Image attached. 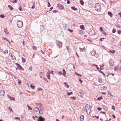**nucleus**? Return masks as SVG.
I'll return each mask as SVG.
<instances>
[{
  "label": "nucleus",
  "instance_id": "nucleus-36",
  "mask_svg": "<svg viewBox=\"0 0 121 121\" xmlns=\"http://www.w3.org/2000/svg\"><path fill=\"white\" fill-rule=\"evenodd\" d=\"M103 90H106L107 89V87L105 86H104L103 87Z\"/></svg>",
  "mask_w": 121,
  "mask_h": 121
},
{
  "label": "nucleus",
  "instance_id": "nucleus-17",
  "mask_svg": "<svg viewBox=\"0 0 121 121\" xmlns=\"http://www.w3.org/2000/svg\"><path fill=\"white\" fill-rule=\"evenodd\" d=\"M17 68H19L20 69L22 70H24L23 69V68L21 67V66L19 65V66H18V67Z\"/></svg>",
  "mask_w": 121,
  "mask_h": 121
},
{
  "label": "nucleus",
  "instance_id": "nucleus-50",
  "mask_svg": "<svg viewBox=\"0 0 121 121\" xmlns=\"http://www.w3.org/2000/svg\"><path fill=\"white\" fill-rule=\"evenodd\" d=\"M97 109L98 110L100 111L101 110L102 108L100 107H99Z\"/></svg>",
  "mask_w": 121,
  "mask_h": 121
},
{
  "label": "nucleus",
  "instance_id": "nucleus-19",
  "mask_svg": "<svg viewBox=\"0 0 121 121\" xmlns=\"http://www.w3.org/2000/svg\"><path fill=\"white\" fill-rule=\"evenodd\" d=\"M80 27L83 30H84L85 29V28L84 26L83 25H82L80 26Z\"/></svg>",
  "mask_w": 121,
  "mask_h": 121
},
{
  "label": "nucleus",
  "instance_id": "nucleus-30",
  "mask_svg": "<svg viewBox=\"0 0 121 121\" xmlns=\"http://www.w3.org/2000/svg\"><path fill=\"white\" fill-rule=\"evenodd\" d=\"M116 32V30L115 29H113L112 30V32L113 33H114Z\"/></svg>",
  "mask_w": 121,
  "mask_h": 121
},
{
  "label": "nucleus",
  "instance_id": "nucleus-33",
  "mask_svg": "<svg viewBox=\"0 0 121 121\" xmlns=\"http://www.w3.org/2000/svg\"><path fill=\"white\" fill-rule=\"evenodd\" d=\"M27 106L29 110H31L32 109L31 107H30L28 105H27Z\"/></svg>",
  "mask_w": 121,
  "mask_h": 121
},
{
  "label": "nucleus",
  "instance_id": "nucleus-40",
  "mask_svg": "<svg viewBox=\"0 0 121 121\" xmlns=\"http://www.w3.org/2000/svg\"><path fill=\"white\" fill-rule=\"evenodd\" d=\"M71 9H73L74 10H76V8H75V7H72Z\"/></svg>",
  "mask_w": 121,
  "mask_h": 121
},
{
  "label": "nucleus",
  "instance_id": "nucleus-16",
  "mask_svg": "<svg viewBox=\"0 0 121 121\" xmlns=\"http://www.w3.org/2000/svg\"><path fill=\"white\" fill-rule=\"evenodd\" d=\"M98 80L100 83H102V80L101 78L99 77L98 78Z\"/></svg>",
  "mask_w": 121,
  "mask_h": 121
},
{
  "label": "nucleus",
  "instance_id": "nucleus-15",
  "mask_svg": "<svg viewBox=\"0 0 121 121\" xmlns=\"http://www.w3.org/2000/svg\"><path fill=\"white\" fill-rule=\"evenodd\" d=\"M63 71V73H61V74H62V75H63L64 76H65V74L66 72L64 69H63L62 70Z\"/></svg>",
  "mask_w": 121,
  "mask_h": 121
},
{
  "label": "nucleus",
  "instance_id": "nucleus-27",
  "mask_svg": "<svg viewBox=\"0 0 121 121\" xmlns=\"http://www.w3.org/2000/svg\"><path fill=\"white\" fill-rule=\"evenodd\" d=\"M73 94V93L72 92L69 93V92H67V94L68 95H71L72 94Z\"/></svg>",
  "mask_w": 121,
  "mask_h": 121
},
{
  "label": "nucleus",
  "instance_id": "nucleus-20",
  "mask_svg": "<svg viewBox=\"0 0 121 121\" xmlns=\"http://www.w3.org/2000/svg\"><path fill=\"white\" fill-rule=\"evenodd\" d=\"M91 55L93 56H94L95 55H96V53L94 52H91Z\"/></svg>",
  "mask_w": 121,
  "mask_h": 121
},
{
  "label": "nucleus",
  "instance_id": "nucleus-34",
  "mask_svg": "<svg viewBox=\"0 0 121 121\" xmlns=\"http://www.w3.org/2000/svg\"><path fill=\"white\" fill-rule=\"evenodd\" d=\"M33 89H34L35 88V86H33L32 85H30V86Z\"/></svg>",
  "mask_w": 121,
  "mask_h": 121
},
{
  "label": "nucleus",
  "instance_id": "nucleus-21",
  "mask_svg": "<svg viewBox=\"0 0 121 121\" xmlns=\"http://www.w3.org/2000/svg\"><path fill=\"white\" fill-rule=\"evenodd\" d=\"M8 6L10 10H12L13 9V7L10 5H8Z\"/></svg>",
  "mask_w": 121,
  "mask_h": 121
},
{
  "label": "nucleus",
  "instance_id": "nucleus-1",
  "mask_svg": "<svg viewBox=\"0 0 121 121\" xmlns=\"http://www.w3.org/2000/svg\"><path fill=\"white\" fill-rule=\"evenodd\" d=\"M95 8L97 11L99 12L101 9V6L99 3L96 4L95 5Z\"/></svg>",
  "mask_w": 121,
  "mask_h": 121
},
{
  "label": "nucleus",
  "instance_id": "nucleus-49",
  "mask_svg": "<svg viewBox=\"0 0 121 121\" xmlns=\"http://www.w3.org/2000/svg\"><path fill=\"white\" fill-rule=\"evenodd\" d=\"M117 32H118V33L119 34H120L121 33V30H118L117 31Z\"/></svg>",
  "mask_w": 121,
  "mask_h": 121
},
{
  "label": "nucleus",
  "instance_id": "nucleus-44",
  "mask_svg": "<svg viewBox=\"0 0 121 121\" xmlns=\"http://www.w3.org/2000/svg\"><path fill=\"white\" fill-rule=\"evenodd\" d=\"M7 96L8 97V98L10 99L11 97V96L8 94L7 95Z\"/></svg>",
  "mask_w": 121,
  "mask_h": 121
},
{
  "label": "nucleus",
  "instance_id": "nucleus-4",
  "mask_svg": "<svg viewBox=\"0 0 121 121\" xmlns=\"http://www.w3.org/2000/svg\"><path fill=\"white\" fill-rule=\"evenodd\" d=\"M57 46L59 48H61L62 46V44L61 42L58 41H56Z\"/></svg>",
  "mask_w": 121,
  "mask_h": 121
},
{
  "label": "nucleus",
  "instance_id": "nucleus-51",
  "mask_svg": "<svg viewBox=\"0 0 121 121\" xmlns=\"http://www.w3.org/2000/svg\"><path fill=\"white\" fill-rule=\"evenodd\" d=\"M118 69V67H115L114 68V69L115 71L117 69Z\"/></svg>",
  "mask_w": 121,
  "mask_h": 121
},
{
  "label": "nucleus",
  "instance_id": "nucleus-7",
  "mask_svg": "<svg viewBox=\"0 0 121 121\" xmlns=\"http://www.w3.org/2000/svg\"><path fill=\"white\" fill-rule=\"evenodd\" d=\"M5 92L3 90H1L0 91V95L3 96L5 94Z\"/></svg>",
  "mask_w": 121,
  "mask_h": 121
},
{
  "label": "nucleus",
  "instance_id": "nucleus-32",
  "mask_svg": "<svg viewBox=\"0 0 121 121\" xmlns=\"http://www.w3.org/2000/svg\"><path fill=\"white\" fill-rule=\"evenodd\" d=\"M12 2L13 3H17V0H13V1H12Z\"/></svg>",
  "mask_w": 121,
  "mask_h": 121
},
{
  "label": "nucleus",
  "instance_id": "nucleus-28",
  "mask_svg": "<svg viewBox=\"0 0 121 121\" xmlns=\"http://www.w3.org/2000/svg\"><path fill=\"white\" fill-rule=\"evenodd\" d=\"M12 57V60H16V58L14 56H11Z\"/></svg>",
  "mask_w": 121,
  "mask_h": 121
},
{
  "label": "nucleus",
  "instance_id": "nucleus-38",
  "mask_svg": "<svg viewBox=\"0 0 121 121\" xmlns=\"http://www.w3.org/2000/svg\"><path fill=\"white\" fill-rule=\"evenodd\" d=\"M18 82L19 84H20L22 82L21 81L19 80H18Z\"/></svg>",
  "mask_w": 121,
  "mask_h": 121
},
{
  "label": "nucleus",
  "instance_id": "nucleus-24",
  "mask_svg": "<svg viewBox=\"0 0 121 121\" xmlns=\"http://www.w3.org/2000/svg\"><path fill=\"white\" fill-rule=\"evenodd\" d=\"M103 99V97L102 96H101L100 97H99L97 98V100L99 101H100L101 99Z\"/></svg>",
  "mask_w": 121,
  "mask_h": 121
},
{
  "label": "nucleus",
  "instance_id": "nucleus-29",
  "mask_svg": "<svg viewBox=\"0 0 121 121\" xmlns=\"http://www.w3.org/2000/svg\"><path fill=\"white\" fill-rule=\"evenodd\" d=\"M32 48L34 50H36L37 49V47H35V46H33L32 47Z\"/></svg>",
  "mask_w": 121,
  "mask_h": 121
},
{
  "label": "nucleus",
  "instance_id": "nucleus-46",
  "mask_svg": "<svg viewBox=\"0 0 121 121\" xmlns=\"http://www.w3.org/2000/svg\"><path fill=\"white\" fill-rule=\"evenodd\" d=\"M39 112L40 114H41L42 113V110H39Z\"/></svg>",
  "mask_w": 121,
  "mask_h": 121
},
{
  "label": "nucleus",
  "instance_id": "nucleus-62",
  "mask_svg": "<svg viewBox=\"0 0 121 121\" xmlns=\"http://www.w3.org/2000/svg\"><path fill=\"white\" fill-rule=\"evenodd\" d=\"M43 79H44V80L45 81H46V82H48V80L47 79H46L45 78H43Z\"/></svg>",
  "mask_w": 121,
  "mask_h": 121
},
{
  "label": "nucleus",
  "instance_id": "nucleus-8",
  "mask_svg": "<svg viewBox=\"0 0 121 121\" xmlns=\"http://www.w3.org/2000/svg\"><path fill=\"white\" fill-rule=\"evenodd\" d=\"M44 119L41 116H40L39 117V119L38 120V121H45Z\"/></svg>",
  "mask_w": 121,
  "mask_h": 121
},
{
  "label": "nucleus",
  "instance_id": "nucleus-39",
  "mask_svg": "<svg viewBox=\"0 0 121 121\" xmlns=\"http://www.w3.org/2000/svg\"><path fill=\"white\" fill-rule=\"evenodd\" d=\"M8 51L7 50H6L4 51V53L5 54L8 53Z\"/></svg>",
  "mask_w": 121,
  "mask_h": 121
},
{
  "label": "nucleus",
  "instance_id": "nucleus-3",
  "mask_svg": "<svg viewBox=\"0 0 121 121\" xmlns=\"http://www.w3.org/2000/svg\"><path fill=\"white\" fill-rule=\"evenodd\" d=\"M17 25L19 28H21L23 25L22 22L21 21H19L17 22Z\"/></svg>",
  "mask_w": 121,
  "mask_h": 121
},
{
  "label": "nucleus",
  "instance_id": "nucleus-12",
  "mask_svg": "<svg viewBox=\"0 0 121 121\" xmlns=\"http://www.w3.org/2000/svg\"><path fill=\"white\" fill-rule=\"evenodd\" d=\"M39 109L38 108L36 107L34 108L33 111L35 112H36L38 111Z\"/></svg>",
  "mask_w": 121,
  "mask_h": 121
},
{
  "label": "nucleus",
  "instance_id": "nucleus-54",
  "mask_svg": "<svg viewBox=\"0 0 121 121\" xmlns=\"http://www.w3.org/2000/svg\"><path fill=\"white\" fill-rule=\"evenodd\" d=\"M108 94L109 95H110V96H112V95L111 94L110 92L109 91H108Z\"/></svg>",
  "mask_w": 121,
  "mask_h": 121
},
{
  "label": "nucleus",
  "instance_id": "nucleus-10",
  "mask_svg": "<svg viewBox=\"0 0 121 121\" xmlns=\"http://www.w3.org/2000/svg\"><path fill=\"white\" fill-rule=\"evenodd\" d=\"M84 116L83 115H82L80 117V120L81 121H84Z\"/></svg>",
  "mask_w": 121,
  "mask_h": 121
},
{
  "label": "nucleus",
  "instance_id": "nucleus-56",
  "mask_svg": "<svg viewBox=\"0 0 121 121\" xmlns=\"http://www.w3.org/2000/svg\"><path fill=\"white\" fill-rule=\"evenodd\" d=\"M96 55H95V56L96 57H98L99 56V55L97 53H96Z\"/></svg>",
  "mask_w": 121,
  "mask_h": 121
},
{
  "label": "nucleus",
  "instance_id": "nucleus-48",
  "mask_svg": "<svg viewBox=\"0 0 121 121\" xmlns=\"http://www.w3.org/2000/svg\"><path fill=\"white\" fill-rule=\"evenodd\" d=\"M101 113H102L103 114H106V112H102V111H101L100 112Z\"/></svg>",
  "mask_w": 121,
  "mask_h": 121
},
{
  "label": "nucleus",
  "instance_id": "nucleus-59",
  "mask_svg": "<svg viewBox=\"0 0 121 121\" xmlns=\"http://www.w3.org/2000/svg\"><path fill=\"white\" fill-rule=\"evenodd\" d=\"M68 30L69 31H70L71 32H72L73 31V30H71L70 29H68Z\"/></svg>",
  "mask_w": 121,
  "mask_h": 121
},
{
  "label": "nucleus",
  "instance_id": "nucleus-13",
  "mask_svg": "<svg viewBox=\"0 0 121 121\" xmlns=\"http://www.w3.org/2000/svg\"><path fill=\"white\" fill-rule=\"evenodd\" d=\"M46 76L49 80H50V75L49 73H47Z\"/></svg>",
  "mask_w": 121,
  "mask_h": 121
},
{
  "label": "nucleus",
  "instance_id": "nucleus-45",
  "mask_svg": "<svg viewBox=\"0 0 121 121\" xmlns=\"http://www.w3.org/2000/svg\"><path fill=\"white\" fill-rule=\"evenodd\" d=\"M14 119H16V120H19L20 119V118H19L18 117H15V118H14Z\"/></svg>",
  "mask_w": 121,
  "mask_h": 121
},
{
  "label": "nucleus",
  "instance_id": "nucleus-60",
  "mask_svg": "<svg viewBox=\"0 0 121 121\" xmlns=\"http://www.w3.org/2000/svg\"><path fill=\"white\" fill-rule=\"evenodd\" d=\"M52 12H53V13H57V11L56 10L53 11Z\"/></svg>",
  "mask_w": 121,
  "mask_h": 121
},
{
  "label": "nucleus",
  "instance_id": "nucleus-14",
  "mask_svg": "<svg viewBox=\"0 0 121 121\" xmlns=\"http://www.w3.org/2000/svg\"><path fill=\"white\" fill-rule=\"evenodd\" d=\"M76 76H78V77H77L78 78H80L82 76V75L81 74H78L77 72H76Z\"/></svg>",
  "mask_w": 121,
  "mask_h": 121
},
{
  "label": "nucleus",
  "instance_id": "nucleus-63",
  "mask_svg": "<svg viewBox=\"0 0 121 121\" xmlns=\"http://www.w3.org/2000/svg\"><path fill=\"white\" fill-rule=\"evenodd\" d=\"M119 70L121 72V66L120 67L119 69Z\"/></svg>",
  "mask_w": 121,
  "mask_h": 121
},
{
  "label": "nucleus",
  "instance_id": "nucleus-37",
  "mask_svg": "<svg viewBox=\"0 0 121 121\" xmlns=\"http://www.w3.org/2000/svg\"><path fill=\"white\" fill-rule=\"evenodd\" d=\"M22 62H24L26 60L25 59L23 58H22Z\"/></svg>",
  "mask_w": 121,
  "mask_h": 121
},
{
  "label": "nucleus",
  "instance_id": "nucleus-41",
  "mask_svg": "<svg viewBox=\"0 0 121 121\" xmlns=\"http://www.w3.org/2000/svg\"><path fill=\"white\" fill-rule=\"evenodd\" d=\"M0 17L1 18H4L5 17V16L1 14L0 15Z\"/></svg>",
  "mask_w": 121,
  "mask_h": 121
},
{
  "label": "nucleus",
  "instance_id": "nucleus-57",
  "mask_svg": "<svg viewBox=\"0 0 121 121\" xmlns=\"http://www.w3.org/2000/svg\"><path fill=\"white\" fill-rule=\"evenodd\" d=\"M112 117H113L115 119L116 118V117L114 115L112 114Z\"/></svg>",
  "mask_w": 121,
  "mask_h": 121
},
{
  "label": "nucleus",
  "instance_id": "nucleus-64",
  "mask_svg": "<svg viewBox=\"0 0 121 121\" xmlns=\"http://www.w3.org/2000/svg\"><path fill=\"white\" fill-rule=\"evenodd\" d=\"M118 15H119L120 17H121V12H119L118 13Z\"/></svg>",
  "mask_w": 121,
  "mask_h": 121
},
{
  "label": "nucleus",
  "instance_id": "nucleus-9",
  "mask_svg": "<svg viewBox=\"0 0 121 121\" xmlns=\"http://www.w3.org/2000/svg\"><path fill=\"white\" fill-rule=\"evenodd\" d=\"M78 95L81 97H83L84 94L83 93H82V92H80L78 94Z\"/></svg>",
  "mask_w": 121,
  "mask_h": 121
},
{
  "label": "nucleus",
  "instance_id": "nucleus-6",
  "mask_svg": "<svg viewBox=\"0 0 121 121\" xmlns=\"http://www.w3.org/2000/svg\"><path fill=\"white\" fill-rule=\"evenodd\" d=\"M109 64L110 65L112 66L114 65V61L112 59H110L109 61Z\"/></svg>",
  "mask_w": 121,
  "mask_h": 121
},
{
  "label": "nucleus",
  "instance_id": "nucleus-43",
  "mask_svg": "<svg viewBox=\"0 0 121 121\" xmlns=\"http://www.w3.org/2000/svg\"><path fill=\"white\" fill-rule=\"evenodd\" d=\"M110 52L112 53V54H114L115 53V51L114 50H113V51H110Z\"/></svg>",
  "mask_w": 121,
  "mask_h": 121
},
{
  "label": "nucleus",
  "instance_id": "nucleus-25",
  "mask_svg": "<svg viewBox=\"0 0 121 121\" xmlns=\"http://www.w3.org/2000/svg\"><path fill=\"white\" fill-rule=\"evenodd\" d=\"M80 3L82 5H83L84 4L83 0H80Z\"/></svg>",
  "mask_w": 121,
  "mask_h": 121
},
{
  "label": "nucleus",
  "instance_id": "nucleus-53",
  "mask_svg": "<svg viewBox=\"0 0 121 121\" xmlns=\"http://www.w3.org/2000/svg\"><path fill=\"white\" fill-rule=\"evenodd\" d=\"M70 1L69 0H67V3L68 4H69L70 3Z\"/></svg>",
  "mask_w": 121,
  "mask_h": 121
},
{
  "label": "nucleus",
  "instance_id": "nucleus-2",
  "mask_svg": "<svg viewBox=\"0 0 121 121\" xmlns=\"http://www.w3.org/2000/svg\"><path fill=\"white\" fill-rule=\"evenodd\" d=\"M85 111V110H84ZM85 111H86L87 114H89L91 111V109L90 106L87 104H86V110Z\"/></svg>",
  "mask_w": 121,
  "mask_h": 121
},
{
  "label": "nucleus",
  "instance_id": "nucleus-42",
  "mask_svg": "<svg viewBox=\"0 0 121 121\" xmlns=\"http://www.w3.org/2000/svg\"><path fill=\"white\" fill-rule=\"evenodd\" d=\"M100 30L102 32L103 31V29L101 27H100Z\"/></svg>",
  "mask_w": 121,
  "mask_h": 121
},
{
  "label": "nucleus",
  "instance_id": "nucleus-23",
  "mask_svg": "<svg viewBox=\"0 0 121 121\" xmlns=\"http://www.w3.org/2000/svg\"><path fill=\"white\" fill-rule=\"evenodd\" d=\"M108 14L111 17H112V15L111 12L109 11L108 12Z\"/></svg>",
  "mask_w": 121,
  "mask_h": 121
},
{
  "label": "nucleus",
  "instance_id": "nucleus-47",
  "mask_svg": "<svg viewBox=\"0 0 121 121\" xmlns=\"http://www.w3.org/2000/svg\"><path fill=\"white\" fill-rule=\"evenodd\" d=\"M112 109H113L114 110H115V108L114 106V105L112 106Z\"/></svg>",
  "mask_w": 121,
  "mask_h": 121
},
{
  "label": "nucleus",
  "instance_id": "nucleus-11",
  "mask_svg": "<svg viewBox=\"0 0 121 121\" xmlns=\"http://www.w3.org/2000/svg\"><path fill=\"white\" fill-rule=\"evenodd\" d=\"M64 84L65 85V87H66L67 88H68L69 87V85L67 84V82H65L64 83Z\"/></svg>",
  "mask_w": 121,
  "mask_h": 121
},
{
  "label": "nucleus",
  "instance_id": "nucleus-61",
  "mask_svg": "<svg viewBox=\"0 0 121 121\" xmlns=\"http://www.w3.org/2000/svg\"><path fill=\"white\" fill-rule=\"evenodd\" d=\"M48 7H50L51 6V5H50L49 2H48Z\"/></svg>",
  "mask_w": 121,
  "mask_h": 121
},
{
  "label": "nucleus",
  "instance_id": "nucleus-52",
  "mask_svg": "<svg viewBox=\"0 0 121 121\" xmlns=\"http://www.w3.org/2000/svg\"><path fill=\"white\" fill-rule=\"evenodd\" d=\"M109 75H111L112 76H114V74L112 73H109Z\"/></svg>",
  "mask_w": 121,
  "mask_h": 121
},
{
  "label": "nucleus",
  "instance_id": "nucleus-5",
  "mask_svg": "<svg viewBox=\"0 0 121 121\" xmlns=\"http://www.w3.org/2000/svg\"><path fill=\"white\" fill-rule=\"evenodd\" d=\"M57 6L59 9H63L64 8V7L63 5L60 4H57Z\"/></svg>",
  "mask_w": 121,
  "mask_h": 121
},
{
  "label": "nucleus",
  "instance_id": "nucleus-31",
  "mask_svg": "<svg viewBox=\"0 0 121 121\" xmlns=\"http://www.w3.org/2000/svg\"><path fill=\"white\" fill-rule=\"evenodd\" d=\"M33 4V5L32 6V7H31V8L32 9H34L35 8V2H34V3H32Z\"/></svg>",
  "mask_w": 121,
  "mask_h": 121
},
{
  "label": "nucleus",
  "instance_id": "nucleus-22",
  "mask_svg": "<svg viewBox=\"0 0 121 121\" xmlns=\"http://www.w3.org/2000/svg\"><path fill=\"white\" fill-rule=\"evenodd\" d=\"M80 50L81 51L83 52V51H85V50L86 48H80Z\"/></svg>",
  "mask_w": 121,
  "mask_h": 121
},
{
  "label": "nucleus",
  "instance_id": "nucleus-35",
  "mask_svg": "<svg viewBox=\"0 0 121 121\" xmlns=\"http://www.w3.org/2000/svg\"><path fill=\"white\" fill-rule=\"evenodd\" d=\"M70 98L72 99L73 100H75V97H70Z\"/></svg>",
  "mask_w": 121,
  "mask_h": 121
},
{
  "label": "nucleus",
  "instance_id": "nucleus-18",
  "mask_svg": "<svg viewBox=\"0 0 121 121\" xmlns=\"http://www.w3.org/2000/svg\"><path fill=\"white\" fill-rule=\"evenodd\" d=\"M79 33L81 35H83L84 34V32L82 30H79Z\"/></svg>",
  "mask_w": 121,
  "mask_h": 121
},
{
  "label": "nucleus",
  "instance_id": "nucleus-55",
  "mask_svg": "<svg viewBox=\"0 0 121 121\" xmlns=\"http://www.w3.org/2000/svg\"><path fill=\"white\" fill-rule=\"evenodd\" d=\"M22 7H21V6H20L19 7V10L20 11H21L22 10Z\"/></svg>",
  "mask_w": 121,
  "mask_h": 121
},
{
  "label": "nucleus",
  "instance_id": "nucleus-26",
  "mask_svg": "<svg viewBox=\"0 0 121 121\" xmlns=\"http://www.w3.org/2000/svg\"><path fill=\"white\" fill-rule=\"evenodd\" d=\"M9 109L11 112H13V111L12 110V108L11 107H9Z\"/></svg>",
  "mask_w": 121,
  "mask_h": 121
},
{
  "label": "nucleus",
  "instance_id": "nucleus-58",
  "mask_svg": "<svg viewBox=\"0 0 121 121\" xmlns=\"http://www.w3.org/2000/svg\"><path fill=\"white\" fill-rule=\"evenodd\" d=\"M79 79V81L81 83H82L83 82L82 81V80H81V79H79V78H78Z\"/></svg>",
  "mask_w": 121,
  "mask_h": 121
}]
</instances>
